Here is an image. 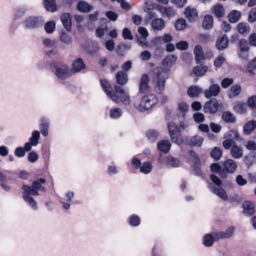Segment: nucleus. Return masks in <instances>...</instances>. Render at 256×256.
<instances>
[{"label":"nucleus","instance_id":"obj_1","mask_svg":"<svg viewBox=\"0 0 256 256\" xmlns=\"http://www.w3.org/2000/svg\"><path fill=\"white\" fill-rule=\"evenodd\" d=\"M158 101L156 96L150 94L137 99L134 106L138 111L144 112L151 109L157 104Z\"/></svg>","mask_w":256,"mask_h":256},{"label":"nucleus","instance_id":"obj_2","mask_svg":"<svg viewBox=\"0 0 256 256\" xmlns=\"http://www.w3.org/2000/svg\"><path fill=\"white\" fill-rule=\"evenodd\" d=\"M166 78V72L162 68H158L154 80V90L158 94H162L164 92Z\"/></svg>","mask_w":256,"mask_h":256},{"label":"nucleus","instance_id":"obj_3","mask_svg":"<svg viewBox=\"0 0 256 256\" xmlns=\"http://www.w3.org/2000/svg\"><path fill=\"white\" fill-rule=\"evenodd\" d=\"M223 108L224 106L222 102H218L216 98H212L204 104V111L205 113L214 114L218 110Z\"/></svg>","mask_w":256,"mask_h":256},{"label":"nucleus","instance_id":"obj_4","mask_svg":"<svg viewBox=\"0 0 256 256\" xmlns=\"http://www.w3.org/2000/svg\"><path fill=\"white\" fill-rule=\"evenodd\" d=\"M114 94L118 96L119 102L120 101L125 105H129L130 104V98L128 94L121 87L116 86H114Z\"/></svg>","mask_w":256,"mask_h":256},{"label":"nucleus","instance_id":"obj_5","mask_svg":"<svg viewBox=\"0 0 256 256\" xmlns=\"http://www.w3.org/2000/svg\"><path fill=\"white\" fill-rule=\"evenodd\" d=\"M235 228L231 226L225 232L216 231L212 232L214 241H218L220 239L229 238L234 234Z\"/></svg>","mask_w":256,"mask_h":256},{"label":"nucleus","instance_id":"obj_6","mask_svg":"<svg viewBox=\"0 0 256 256\" xmlns=\"http://www.w3.org/2000/svg\"><path fill=\"white\" fill-rule=\"evenodd\" d=\"M157 10L163 17L168 18H174L176 15L174 8L172 6H164L161 4L157 6Z\"/></svg>","mask_w":256,"mask_h":256},{"label":"nucleus","instance_id":"obj_7","mask_svg":"<svg viewBox=\"0 0 256 256\" xmlns=\"http://www.w3.org/2000/svg\"><path fill=\"white\" fill-rule=\"evenodd\" d=\"M44 20L41 16H31L25 22L26 26L30 28H34L42 26Z\"/></svg>","mask_w":256,"mask_h":256},{"label":"nucleus","instance_id":"obj_8","mask_svg":"<svg viewBox=\"0 0 256 256\" xmlns=\"http://www.w3.org/2000/svg\"><path fill=\"white\" fill-rule=\"evenodd\" d=\"M101 84L103 90L108 96L115 103L119 104L118 98L117 96L114 94L113 90L110 84L106 80H102Z\"/></svg>","mask_w":256,"mask_h":256},{"label":"nucleus","instance_id":"obj_9","mask_svg":"<svg viewBox=\"0 0 256 256\" xmlns=\"http://www.w3.org/2000/svg\"><path fill=\"white\" fill-rule=\"evenodd\" d=\"M224 170L226 174L234 173L238 168L237 164L233 160L228 158L223 163Z\"/></svg>","mask_w":256,"mask_h":256},{"label":"nucleus","instance_id":"obj_10","mask_svg":"<svg viewBox=\"0 0 256 256\" xmlns=\"http://www.w3.org/2000/svg\"><path fill=\"white\" fill-rule=\"evenodd\" d=\"M150 78L147 74H143L140 78V92L143 94L148 92L150 90L149 86Z\"/></svg>","mask_w":256,"mask_h":256},{"label":"nucleus","instance_id":"obj_11","mask_svg":"<svg viewBox=\"0 0 256 256\" xmlns=\"http://www.w3.org/2000/svg\"><path fill=\"white\" fill-rule=\"evenodd\" d=\"M159 4H156L150 0H146L144 3V12H146L150 18L156 17V13L154 12L155 6L157 8V6Z\"/></svg>","mask_w":256,"mask_h":256},{"label":"nucleus","instance_id":"obj_12","mask_svg":"<svg viewBox=\"0 0 256 256\" xmlns=\"http://www.w3.org/2000/svg\"><path fill=\"white\" fill-rule=\"evenodd\" d=\"M184 14L186 18L191 22H194L196 20L198 17V12L196 8L187 6L184 12Z\"/></svg>","mask_w":256,"mask_h":256},{"label":"nucleus","instance_id":"obj_13","mask_svg":"<svg viewBox=\"0 0 256 256\" xmlns=\"http://www.w3.org/2000/svg\"><path fill=\"white\" fill-rule=\"evenodd\" d=\"M194 54L195 61L198 64L206 59L202 46L200 44H196L194 47Z\"/></svg>","mask_w":256,"mask_h":256},{"label":"nucleus","instance_id":"obj_14","mask_svg":"<svg viewBox=\"0 0 256 256\" xmlns=\"http://www.w3.org/2000/svg\"><path fill=\"white\" fill-rule=\"evenodd\" d=\"M177 56L174 55H168L166 56L162 61V66L165 68L166 72H168L171 67L177 60Z\"/></svg>","mask_w":256,"mask_h":256},{"label":"nucleus","instance_id":"obj_15","mask_svg":"<svg viewBox=\"0 0 256 256\" xmlns=\"http://www.w3.org/2000/svg\"><path fill=\"white\" fill-rule=\"evenodd\" d=\"M150 26L153 31L159 32L164 28L166 22L162 18H156L152 21Z\"/></svg>","mask_w":256,"mask_h":256},{"label":"nucleus","instance_id":"obj_16","mask_svg":"<svg viewBox=\"0 0 256 256\" xmlns=\"http://www.w3.org/2000/svg\"><path fill=\"white\" fill-rule=\"evenodd\" d=\"M220 88L218 84L210 86L208 89L206 90L204 93L206 98L217 96L220 92Z\"/></svg>","mask_w":256,"mask_h":256},{"label":"nucleus","instance_id":"obj_17","mask_svg":"<svg viewBox=\"0 0 256 256\" xmlns=\"http://www.w3.org/2000/svg\"><path fill=\"white\" fill-rule=\"evenodd\" d=\"M84 49L90 54H92L96 53L100 48L99 44L98 42H86L83 46Z\"/></svg>","mask_w":256,"mask_h":256},{"label":"nucleus","instance_id":"obj_18","mask_svg":"<svg viewBox=\"0 0 256 256\" xmlns=\"http://www.w3.org/2000/svg\"><path fill=\"white\" fill-rule=\"evenodd\" d=\"M242 212L246 215L252 216L255 213V205L251 201H244L242 204Z\"/></svg>","mask_w":256,"mask_h":256},{"label":"nucleus","instance_id":"obj_19","mask_svg":"<svg viewBox=\"0 0 256 256\" xmlns=\"http://www.w3.org/2000/svg\"><path fill=\"white\" fill-rule=\"evenodd\" d=\"M230 154L232 158L234 159H240L244 156L243 148L236 143L231 148Z\"/></svg>","mask_w":256,"mask_h":256},{"label":"nucleus","instance_id":"obj_20","mask_svg":"<svg viewBox=\"0 0 256 256\" xmlns=\"http://www.w3.org/2000/svg\"><path fill=\"white\" fill-rule=\"evenodd\" d=\"M22 189L24 190L23 198L24 200L28 202L33 208H36V202L34 200V198L30 196V194H28L29 191L30 190V188L27 186L24 185L22 186Z\"/></svg>","mask_w":256,"mask_h":256},{"label":"nucleus","instance_id":"obj_21","mask_svg":"<svg viewBox=\"0 0 256 256\" xmlns=\"http://www.w3.org/2000/svg\"><path fill=\"white\" fill-rule=\"evenodd\" d=\"M64 26L67 30H70L72 26V16L69 13H64L60 16Z\"/></svg>","mask_w":256,"mask_h":256},{"label":"nucleus","instance_id":"obj_22","mask_svg":"<svg viewBox=\"0 0 256 256\" xmlns=\"http://www.w3.org/2000/svg\"><path fill=\"white\" fill-rule=\"evenodd\" d=\"M46 180L44 178H40L38 181H35L32 183V188H30L29 191L30 194L36 196L38 194V190L41 188V184H44Z\"/></svg>","mask_w":256,"mask_h":256},{"label":"nucleus","instance_id":"obj_23","mask_svg":"<svg viewBox=\"0 0 256 256\" xmlns=\"http://www.w3.org/2000/svg\"><path fill=\"white\" fill-rule=\"evenodd\" d=\"M55 74L59 78H64L70 76V68L66 66H63L57 68Z\"/></svg>","mask_w":256,"mask_h":256},{"label":"nucleus","instance_id":"obj_24","mask_svg":"<svg viewBox=\"0 0 256 256\" xmlns=\"http://www.w3.org/2000/svg\"><path fill=\"white\" fill-rule=\"evenodd\" d=\"M228 44V40L227 36L225 34L222 36H220L217 39L216 42V46L218 50H223L227 46Z\"/></svg>","mask_w":256,"mask_h":256},{"label":"nucleus","instance_id":"obj_25","mask_svg":"<svg viewBox=\"0 0 256 256\" xmlns=\"http://www.w3.org/2000/svg\"><path fill=\"white\" fill-rule=\"evenodd\" d=\"M77 9L82 12H88L94 9V6L90 5L87 2L80 1L77 5Z\"/></svg>","mask_w":256,"mask_h":256},{"label":"nucleus","instance_id":"obj_26","mask_svg":"<svg viewBox=\"0 0 256 256\" xmlns=\"http://www.w3.org/2000/svg\"><path fill=\"white\" fill-rule=\"evenodd\" d=\"M212 13L217 18H222L225 14V10L221 4H218L212 8Z\"/></svg>","mask_w":256,"mask_h":256},{"label":"nucleus","instance_id":"obj_27","mask_svg":"<svg viewBox=\"0 0 256 256\" xmlns=\"http://www.w3.org/2000/svg\"><path fill=\"white\" fill-rule=\"evenodd\" d=\"M242 91L241 86L238 84L233 85L228 92V96L230 98H234L240 94Z\"/></svg>","mask_w":256,"mask_h":256},{"label":"nucleus","instance_id":"obj_28","mask_svg":"<svg viewBox=\"0 0 256 256\" xmlns=\"http://www.w3.org/2000/svg\"><path fill=\"white\" fill-rule=\"evenodd\" d=\"M210 170L212 172L218 173L219 176L222 178H227V174L224 170H221V166L218 164H212L210 165Z\"/></svg>","mask_w":256,"mask_h":256},{"label":"nucleus","instance_id":"obj_29","mask_svg":"<svg viewBox=\"0 0 256 256\" xmlns=\"http://www.w3.org/2000/svg\"><path fill=\"white\" fill-rule=\"evenodd\" d=\"M250 26L247 24L243 22H240L237 26L238 32L243 36H246L250 32Z\"/></svg>","mask_w":256,"mask_h":256},{"label":"nucleus","instance_id":"obj_30","mask_svg":"<svg viewBox=\"0 0 256 256\" xmlns=\"http://www.w3.org/2000/svg\"><path fill=\"white\" fill-rule=\"evenodd\" d=\"M72 68L75 72H80L86 68V66L82 60L81 58H78L74 61Z\"/></svg>","mask_w":256,"mask_h":256},{"label":"nucleus","instance_id":"obj_31","mask_svg":"<svg viewBox=\"0 0 256 256\" xmlns=\"http://www.w3.org/2000/svg\"><path fill=\"white\" fill-rule=\"evenodd\" d=\"M241 12L237 10H232L228 16V19L231 23H235L238 22L241 17Z\"/></svg>","mask_w":256,"mask_h":256},{"label":"nucleus","instance_id":"obj_32","mask_svg":"<svg viewBox=\"0 0 256 256\" xmlns=\"http://www.w3.org/2000/svg\"><path fill=\"white\" fill-rule=\"evenodd\" d=\"M208 66L204 65H200L195 66L192 70V73L196 76H204L208 70Z\"/></svg>","mask_w":256,"mask_h":256},{"label":"nucleus","instance_id":"obj_33","mask_svg":"<svg viewBox=\"0 0 256 256\" xmlns=\"http://www.w3.org/2000/svg\"><path fill=\"white\" fill-rule=\"evenodd\" d=\"M224 138L234 139L236 140H242V138L238 132L235 129L229 130L224 136Z\"/></svg>","mask_w":256,"mask_h":256},{"label":"nucleus","instance_id":"obj_34","mask_svg":"<svg viewBox=\"0 0 256 256\" xmlns=\"http://www.w3.org/2000/svg\"><path fill=\"white\" fill-rule=\"evenodd\" d=\"M256 128V121L252 120L246 122L243 128L244 133L250 134Z\"/></svg>","mask_w":256,"mask_h":256},{"label":"nucleus","instance_id":"obj_35","mask_svg":"<svg viewBox=\"0 0 256 256\" xmlns=\"http://www.w3.org/2000/svg\"><path fill=\"white\" fill-rule=\"evenodd\" d=\"M171 144L169 141L166 140H162L160 141L158 144V148L159 150L167 153L170 150Z\"/></svg>","mask_w":256,"mask_h":256},{"label":"nucleus","instance_id":"obj_36","mask_svg":"<svg viewBox=\"0 0 256 256\" xmlns=\"http://www.w3.org/2000/svg\"><path fill=\"white\" fill-rule=\"evenodd\" d=\"M188 94L191 97H198L202 92V89L197 86H192L188 90Z\"/></svg>","mask_w":256,"mask_h":256},{"label":"nucleus","instance_id":"obj_37","mask_svg":"<svg viewBox=\"0 0 256 256\" xmlns=\"http://www.w3.org/2000/svg\"><path fill=\"white\" fill-rule=\"evenodd\" d=\"M222 120L226 123H234L236 118L234 115L230 112H224L222 116Z\"/></svg>","mask_w":256,"mask_h":256},{"label":"nucleus","instance_id":"obj_38","mask_svg":"<svg viewBox=\"0 0 256 256\" xmlns=\"http://www.w3.org/2000/svg\"><path fill=\"white\" fill-rule=\"evenodd\" d=\"M116 79L118 84L124 85L128 82V74L126 73L123 72H119L116 74Z\"/></svg>","mask_w":256,"mask_h":256},{"label":"nucleus","instance_id":"obj_39","mask_svg":"<svg viewBox=\"0 0 256 256\" xmlns=\"http://www.w3.org/2000/svg\"><path fill=\"white\" fill-rule=\"evenodd\" d=\"M213 18L210 15H206L204 16L202 23V27L205 30H210L213 26Z\"/></svg>","mask_w":256,"mask_h":256},{"label":"nucleus","instance_id":"obj_40","mask_svg":"<svg viewBox=\"0 0 256 256\" xmlns=\"http://www.w3.org/2000/svg\"><path fill=\"white\" fill-rule=\"evenodd\" d=\"M234 110L237 114H242L247 111V106L244 103H236L233 108Z\"/></svg>","mask_w":256,"mask_h":256},{"label":"nucleus","instance_id":"obj_41","mask_svg":"<svg viewBox=\"0 0 256 256\" xmlns=\"http://www.w3.org/2000/svg\"><path fill=\"white\" fill-rule=\"evenodd\" d=\"M246 69L250 75H256V58L248 62Z\"/></svg>","mask_w":256,"mask_h":256},{"label":"nucleus","instance_id":"obj_42","mask_svg":"<svg viewBox=\"0 0 256 256\" xmlns=\"http://www.w3.org/2000/svg\"><path fill=\"white\" fill-rule=\"evenodd\" d=\"M214 242L213 235L212 234H206L203 239V244L204 246L209 247L212 246Z\"/></svg>","mask_w":256,"mask_h":256},{"label":"nucleus","instance_id":"obj_43","mask_svg":"<svg viewBox=\"0 0 256 256\" xmlns=\"http://www.w3.org/2000/svg\"><path fill=\"white\" fill-rule=\"evenodd\" d=\"M222 154V150L218 147H214L210 152V156L216 160L220 158Z\"/></svg>","mask_w":256,"mask_h":256},{"label":"nucleus","instance_id":"obj_44","mask_svg":"<svg viewBox=\"0 0 256 256\" xmlns=\"http://www.w3.org/2000/svg\"><path fill=\"white\" fill-rule=\"evenodd\" d=\"M44 6L48 10L52 12H54L56 10L55 0H45Z\"/></svg>","mask_w":256,"mask_h":256},{"label":"nucleus","instance_id":"obj_45","mask_svg":"<svg viewBox=\"0 0 256 256\" xmlns=\"http://www.w3.org/2000/svg\"><path fill=\"white\" fill-rule=\"evenodd\" d=\"M180 164L179 160L172 156H168L167 158L166 166L168 167L176 168Z\"/></svg>","mask_w":256,"mask_h":256},{"label":"nucleus","instance_id":"obj_46","mask_svg":"<svg viewBox=\"0 0 256 256\" xmlns=\"http://www.w3.org/2000/svg\"><path fill=\"white\" fill-rule=\"evenodd\" d=\"M190 142L193 146H200L203 142V138L200 136H195L191 138Z\"/></svg>","mask_w":256,"mask_h":256},{"label":"nucleus","instance_id":"obj_47","mask_svg":"<svg viewBox=\"0 0 256 256\" xmlns=\"http://www.w3.org/2000/svg\"><path fill=\"white\" fill-rule=\"evenodd\" d=\"M40 137V133L38 130H34L32 132V136L30 138V141L32 146H36L38 144V140Z\"/></svg>","mask_w":256,"mask_h":256},{"label":"nucleus","instance_id":"obj_48","mask_svg":"<svg viewBox=\"0 0 256 256\" xmlns=\"http://www.w3.org/2000/svg\"><path fill=\"white\" fill-rule=\"evenodd\" d=\"M246 106L252 110L256 109V96L253 95L248 98L246 100Z\"/></svg>","mask_w":256,"mask_h":256},{"label":"nucleus","instance_id":"obj_49","mask_svg":"<svg viewBox=\"0 0 256 256\" xmlns=\"http://www.w3.org/2000/svg\"><path fill=\"white\" fill-rule=\"evenodd\" d=\"M174 26L176 30H182L186 26V20L184 18H179L176 22Z\"/></svg>","mask_w":256,"mask_h":256},{"label":"nucleus","instance_id":"obj_50","mask_svg":"<svg viewBox=\"0 0 256 256\" xmlns=\"http://www.w3.org/2000/svg\"><path fill=\"white\" fill-rule=\"evenodd\" d=\"M171 140L172 142L180 145L183 143V140L182 136L179 132L171 134L170 135Z\"/></svg>","mask_w":256,"mask_h":256},{"label":"nucleus","instance_id":"obj_51","mask_svg":"<svg viewBox=\"0 0 256 256\" xmlns=\"http://www.w3.org/2000/svg\"><path fill=\"white\" fill-rule=\"evenodd\" d=\"M60 38L62 42L66 44H70L72 42V38L68 34L64 32L60 33Z\"/></svg>","mask_w":256,"mask_h":256},{"label":"nucleus","instance_id":"obj_52","mask_svg":"<svg viewBox=\"0 0 256 256\" xmlns=\"http://www.w3.org/2000/svg\"><path fill=\"white\" fill-rule=\"evenodd\" d=\"M214 192L224 200H226L228 198L226 192L221 188H214Z\"/></svg>","mask_w":256,"mask_h":256},{"label":"nucleus","instance_id":"obj_53","mask_svg":"<svg viewBox=\"0 0 256 256\" xmlns=\"http://www.w3.org/2000/svg\"><path fill=\"white\" fill-rule=\"evenodd\" d=\"M56 28V23L54 21L52 20L47 22L44 26V29L46 32L48 34L52 33Z\"/></svg>","mask_w":256,"mask_h":256},{"label":"nucleus","instance_id":"obj_54","mask_svg":"<svg viewBox=\"0 0 256 256\" xmlns=\"http://www.w3.org/2000/svg\"><path fill=\"white\" fill-rule=\"evenodd\" d=\"M236 144V141L234 140H233L226 138L223 140L222 145L226 150H229L230 148H231L233 146V145H234Z\"/></svg>","mask_w":256,"mask_h":256},{"label":"nucleus","instance_id":"obj_55","mask_svg":"<svg viewBox=\"0 0 256 256\" xmlns=\"http://www.w3.org/2000/svg\"><path fill=\"white\" fill-rule=\"evenodd\" d=\"M152 166L150 163L148 162H144L140 167V170L144 174H148L152 170Z\"/></svg>","mask_w":256,"mask_h":256},{"label":"nucleus","instance_id":"obj_56","mask_svg":"<svg viewBox=\"0 0 256 256\" xmlns=\"http://www.w3.org/2000/svg\"><path fill=\"white\" fill-rule=\"evenodd\" d=\"M158 136V132L154 130H148L146 132V136L148 138L152 141H154L157 138Z\"/></svg>","mask_w":256,"mask_h":256},{"label":"nucleus","instance_id":"obj_57","mask_svg":"<svg viewBox=\"0 0 256 256\" xmlns=\"http://www.w3.org/2000/svg\"><path fill=\"white\" fill-rule=\"evenodd\" d=\"M194 120L198 123L202 122L204 120L205 117L204 114L200 112H197L193 114Z\"/></svg>","mask_w":256,"mask_h":256},{"label":"nucleus","instance_id":"obj_58","mask_svg":"<svg viewBox=\"0 0 256 256\" xmlns=\"http://www.w3.org/2000/svg\"><path fill=\"white\" fill-rule=\"evenodd\" d=\"M122 112L120 108H116L110 111V116L112 118H119L122 114Z\"/></svg>","mask_w":256,"mask_h":256},{"label":"nucleus","instance_id":"obj_59","mask_svg":"<svg viewBox=\"0 0 256 256\" xmlns=\"http://www.w3.org/2000/svg\"><path fill=\"white\" fill-rule=\"evenodd\" d=\"M246 150L250 151L256 150V142L252 140H248L245 144Z\"/></svg>","mask_w":256,"mask_h":256},{"label":"nucleus","instance_id":"obj_60","mask_svg":"<svg viewBox=\"0 0 256 256\" xmlns=\"http://www.w3.org/2000/svg\"><path fill=\"white\" fill-rule=\"evenodd\" d=\"M239 47L242 52H247L249 49L248 44L246 40L242 39L239 42Z\"/></svg>","mask_w":256,"mask_h":256},{"label":"nucleus","instance_id":"obj_61","mask_svg":"<svg viewBox=\"0 0 256 256\" xmlns=\"http://www.w3.org/2000/svg\"><path fill=\"white\" fill-rule=\"evenodd\" d=\"M176 48L181 50H184L188 49V44L187 42L182 40L178 42L176 44Z\"/></svg>","mask_w":256,"mask_h":256},{"label":"nucleus","instance_id":"obj_62","mask_svg":"<svg viewBox=\"0 0 256 256\" xmlns=\"http://www.w3.org/2000/svg\"><path fill=\"white\" fill-rule=\"evenodd\" d=\"M225 60V58L222 56H219L215 59L214 64L216 68H220Z\"/></svg>","mask_w":256,"mask_h":256},{"label":"nucleus","instance_id":"obj_63","mask_svg":"<svg viewBox=\"0 0 256 256\" xmlns=\"http://www.w3.org/2000/svg\"><path fill=\"white\" fill-rule=\"evenodd\" d=\"M189 109L188 105L184 102H180L178 104V110L184 114L188 112Z\"/></svg>","mask_w":256,"mask_h":256},{"label":"nucleus","instance_id":"obj_64","mask_svg":"<svg viewBox=\"0 0 256 256\" xmlns=\"http://www.w3.org/2000/svg\"><path fill=\"white\" fill-rule=\"evenodd\" d=\"M248 20L251 23L256 20V8H253L250 10Z\"/></svg>","mask_w":256,"mask_h":256}]
</instances>
